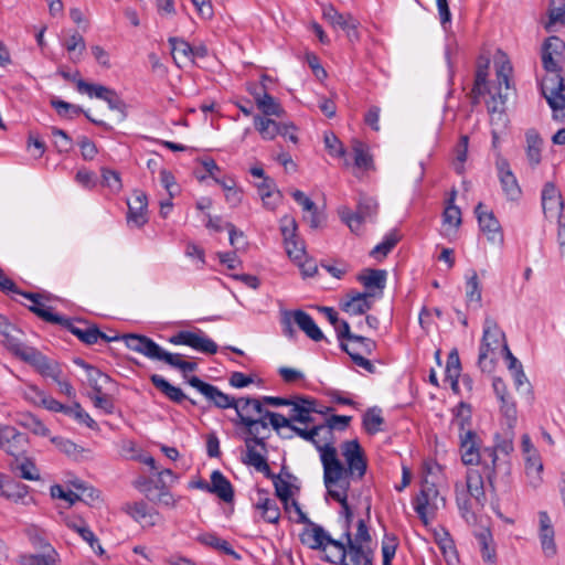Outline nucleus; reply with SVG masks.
Masks as SVG:
<instances>
[{
    "instance_id": "obj_1",
    "label": "nucleus",
    "mask_w": 565,
    "mask_h": 565,
    "mask_svg": "<svg viewBox=\"0 0 565 565\" xmlns=\"http://www.w3.org/2000/svg\"><path fill=\"white\" fill-rule=\"evenodd\" d=\"M341 452L347 467L339 460L337 449L327 446L322 449L321 463L323 467L324 484L350 486L351 481H360L365 476L367 460L356 439L347 440L341 445Z\"/></svg>"
},
{
    "instance_id": "obj_2",
    "label": "nucleus",
    "mask_w": 565,
    "mask_h": 565,
    "mask_svg": "<svg viewBox=\"0 0 565 565\" xmlns=\"http://www.w3.org/2000/svg\"><path fill=\"white\" fill-rule=\"evenodd\" d=\"M125 344L131 351L138 352L153 361H162L172 367L179 369L185 376L188 372H194L198 369L195 362L182 360L181 354L170 353L162 349L152 339L142 334H125Z\"/></svg>"
},
{
    "instance_id": "obj_3",
    "label": "nucleus",
    "mask_w": 565,
    "mask_h": 565,
    "mask_svg": "<svg viewBox=\"0 0 565 565\" xmlns=\"http://www.w3.org/2000/svg\"><path fill=\"white\" fill-rule=\"evenodd\" d=\"M513 451L514 445L512 430H508L504 434H497L494 436V445L483 449L482 465L488 469L486 478L492 491H495L494 480L498 473H510L511 463L507 458Z\"/></svg>"
},
{
    "instance_id": "obj_4",
    "label": "nucleus",
    "mask_w": 565,
    "mask_h": 565,
    "mask_svg": "<svg viewBox=\"0 0 565 565\" xmlns=\"http://www.w3.org/2000/svg\"><path fill=\"white\" fill-rule=\"evenodd\" d=\"M541 205L545 220L558 224L557 241L565 247V203L559 189L546 182L541 191Z\"/></svg>"
},
{
    "instance_id": "obj_5",
    "label": "nucleus",
    "mask_w": 565,
    "mask_h": 565,
    "mask_svg": "<svg viewBox=\"0 0 565 565\" xmlns=\"http://www.w3.org/2000/svg\"><path fill=\"white\" fill-rule=\"evenodd\" d=\"M503 343H507L504 332L494 319L487 317L483 323V335L478 356V365L482 372L493 371L495 351L499 348L503 349Z\"/></svg>"
},
{
    "instance_id": "obj_6",
    "label": "nucleus",
    "mask_w": 565,
    "mask_h": 565,
    "mask_svg": "<svg viewBox=\"0 0 565 565\" xmlns=\"http://www.w3.org/2000/svg\"><path fill=\"white\" fill-rule=\"evenodd\" d=\"M439 501L445 503V499L439 495L437 486L427 479L423 480L418 493L413 499V508L425 525L435 516Z\"/></svg>"
},
{
    "instance_id": "obj_7",
    "label": "nucleus",
    "mask_w": 565,
    "mask_h": 565,
    "mask_svg": "<svg viewBox=\"0 0 565 565\" xmlns=\"http://www.w3.org/2000/svg\"><path fill=\"white\" fill-rule=\"evenodd\" d=\"M541 90L554 118L565 116V85L561 74L546 75L541 83Z\"/></svg>"
},
{
    "instance_id": "obj_8",
    "label": "nucleus",
    "mask_w": 565,
    "mask_h": 565,
    "mask_svg": "<svg viewBox=\"0 0 565 565\" xmlns=\"http://www.w3.org/2000/svg\"><path fill=\"white\" fill-rule=\"evenodd\" d=\"M169 342L174 345H186L198 352L210 355L215 354L218 349L217 344L201 329H196L195 331H179L169 338Z\"/></svg>"
},
{
    "instance_id": "obj_9",
    "label": "nucleus",
    "mask_w": 565,
    "mask_h": 565,
    "mask_svg": "<svg viewBox=\"0 0 565 565\" xmlns=\"http://www.w3.org/2000/svg\"><path fill=\"white\" fill-rule=\"evenodd\" d=\"M565 58V42L557 36H550L542 50V63L547 75L559 74L561 63Z\"/></svg>"
},
{
    "instance_id": "obj_10",
    "label": "nucleus",
    "mask_w": 565,
    "mask_h": 565,
    "mask_svg": "<svg viewBox=\"0 0 565 565\" xmlns=\"http://www.w3.org/2000/svg\"><path fill=\"white\" fill-rule=\"evenodd\" d=\"M475 213L478 218L479 227L481 232L487 236L488 242L492 245H502L503 232L493 212L490 211L484 204L479 203L476 206Z\"/></svg>"
},
{
    "instance_id": "obj_11",
    "label": "nucleus",
    "mask_w": 565,
    "mask_h": 565,
    "mask_svg": "<svg viewBox=\"0 0 565 565\" xmlns=\"http://www.w3.org/2000/svg\"><path fill=\"white\" fill-rule=\"evenodd\" d=\"M28 436L14 426L0 424V449L18 458L25 452Z\"/></svg>"
},
{
    "instance_id": "obj_12",
    "label": "nucleus",
    "mask_w": 565,
    "mask_h": 565,
    "mask_svg": "<svg viewBox=\"0 0 565 565\" xmlns=\"http://www.w3.org/2000/svg\"><path fill=\"white\" fill-rule=\"evenodd\" d=\"M188 383L198 390L207 401L217 408H234L236 398L223 393L217 386L202 381L198 376H191Z\"/></svg>"
},
{
    "instance_id": "obj_13",
    "label": "nucleus",
    "mask_w": 565,
    "mask_h": 565,
    "mask_svg": "<svg viewBox=\"0 0 565 565\" xmlns=\"http://www.w3.org/2000/svg\"><path fill=\"white\" fill-rule=\"evenodd\" d=\"M480 438L472 429L459 433V449L461 461L466 466H473L482 463L480 452Z\"/></svg>"
},
{
    "instance_id": "obj_14",
    "label": "nucleus",
    "mask_w": 565,
    "mask_h": 565,
    "mask_svg": "<svg viewBox=\"0 0 565 565\" xmlns=\"http://www.w3.org/2000/svg\"><path fill=\"white\" fill-rule=\"evenodd\" d=\"M234 409L236 411L238 420L235 424L243 426H252L257 417L264 416L265 408L262 398L241 397L235 401Z\"/></svg>"
},
{
    "instance_id": "obj_15",
    "label": "nucleus",
    "mask_w": 565,
    "mask_h": 565,
    "mask_svg": "<svg viewBox=\"0 0 565 565\" xmlns=\"http://www.w3.org/2000/svg\"><path fill=\"white\" fill-rule=\"evenodd\" d=\"M127 224L131 227H141L148 222V199L145 192L135 190L127 200Z\"/></svg>"
},
{
    "instance_id": "obj_16",
    "label": "nucleus",
    "mask_w": 565,
    "mask_h": 565,
    "mask_svg": "<svg viewBox=\"0 0 565 565\" xmlns=\"http://www.w3.org/2000/svg\"><path fill=\"white\" fill-rule=\"evenodd\" d=\"M64 329L78 338L83 343L92 345L98 342V337H104L103 332L96 324L88 323L85 320H72L66 317L62 318L58 323Z\"/></svg>"
},
{
    "instance_id": "obj_17",
    "label": "nucleus",
    "mask_w": 565,
    "mask_h": 565,
    "mask_svg": "<svg viewBox=\"0 0 565 565\" xmlns=\"http://www.w3.org/2000/svg\"><path fill=\"white\" fill-rule=\"evenodd\" d=\"M317 399L296 395L294 396V404H291L290 415L292 424H312L315 422L312 414H324L323 411L317 408Z\"/></svg>"
},
{
    "instance_id": "obj_18",
    "label": "nucleus",
    "mask_w": 565,
    "mask_h": 565,
    "mask_svg": "<svg viewBox=\"0 0 565 565\" xmlns=\"http://www.w3.org/2000/svg\"><path fill=\"white\" fill-rule=\"evenodd\" d=\"M375 292L350 291L341 300V309L350 316H361L369 311Z\"/></svg>"
},
{
    "instance_id": "obj_19",
    "label": "nucleus",
    "mask_w": 565,
    "mask_h": 565,
    "mask_svg": "<svg viewBox=\"0 0 565 565\" xmlns=\"http://www.w3.org/2000/svg\"><path fill=\"white\" fill-rule=\"evenodd\" d=\"M23 361L32 365L41 375L51 377L53 381H57L61 377L62 370L60 364L43 355L35 348L30 351Z\"/></svg>"
},
{
    "instance_id": "obj_20",
    "label": "nucleus",
    "mask_w": 565,
    "mask_h": 565,
    "mask_svg": "<svg viewBox=\"0 0 565 565\" xmlns=\"http://www.w3.org/2000/svg\"><path fill=\"white\" fill-rule=\"evenodd\" d=\"M245 447L246 451L242 457V461L264 473L267 478H274L275 475L271 472L265 457L267 454V444H265V449L259 448L256 444L249 443L245 444Z\"/></svg>"
},
{
    "instance_id": "obj_21",
    "label": "nucleus",
    "mask_w": 565,
    "mask_h": 565,
    "mask_svg": "<svg viewBox=\"0 0 565 565\" xmlns=\"http://www.w3.org/2000/svg\"><path fill=\"white\" fill-rule=\"evenodd\" d=\"M21 296L31 301V305L28 306V308L40 319L44 320L45 322L54 324H58L60 322H62L63 316L54 313L51 307L45 306L43 303L42 300L47 299V297H45L44 295L39 292L24 291L21 292Z\"/></svg>"
},
{
    "instance_id": "obj_22",
    "label": "nucleus",
    "mask_w": 565,
    "mask_h": 565,
    "mask_svg": "<svg viewBox=\"0 0 565 565\" xmlns=\"http://www.w3.org/2000/svg\"><path fill=\"white\" fill-rule=\"evenodd\" d=\"M356 279L366 289L365 292H375L382 295L386 286L387 271L384 269L364 268Z\"/></svg>"
},
{
    "instance_id": "obj_23",
    "label": "nucleus",
    "mask_w": 565,
    "mask_h": 565,
    "mask_svg": "<svg viewBox=\"0 0 565 565\" xmlns=\"http://www.w3.org/2000/svg\"><path fill=\"white\" fill-rule=\"evenodd\" d=\"M539 536L543 553L546 556L552 557L557 553V547L554 539V527L547 512L541 511L539 513Z\"/></svg>"
},
{
    "instance_id": "obj_24",
    "label": "nucleus",
    "mask_w": 565,
    "mask_h": 565,
    "mask_svg": "<svg viewBox=\"0 0 565 565\" xmlns=\"http://www.w3.org/2000/svg\"><path fill=\"white\" fill-rule=\"evenodd\" d=\"M498 177L501 183V188L509 200H518L521 195V188L513 172L510 169L509 163L505 160L497 162Z\"/></svg>"
},
{
    "instance_id": "obj_25",
    "label": "nucleus",
    "mask_w": 565,
    "mask_h": 565,
    "mask_svg": "<svg viewBox=\"0 0 565 565\" xmlns=\"http://www.w3.org/2000/svg\"><path fill=\"white\" fill-rule=\"evenodd\" d=\"M322 18L334 29H341L351 36L350 29L355 30L358 21L350 13H340L332 4L322 7Z\"/></svg>"
},
{
    "instance_id": "obj_26",
    "label": "nucleus",
    "mask_w": 565,
    "mask_h": 565,
    "mask_svg": "<svg viewBox=\"0 0 565 565\" xmlns=\"http://www.w3.org/2000/svg\"><path fill=\"white\" fill-rule=\"evenodd\" d=\"M291 430L302 439L312 443L319 450L320 456L324 447L332 446V441L322 439L323 436L330 435V428H324V425H313L310 429H307L294 424Z\"/></svg>"
},
{
    "instance_id": "obj_27",
    "label": "nucleus",
    "mask_w": 565,
    "mask_h": 565,
    "mask_svg": "<svg viewBox=\"0 0 565 565\" xmlns=\"http://www.w3.org/2000/svg\"><path fill=\"white\" fill-rule=\"evenodd\" d=\"M307 527L303 529L300 534V541L312 550H321L326 552V542L329 539V534L324 531L321 525H318L309 520L306 523Z\"/></svg>"
},
{
    "instance_id": "obj_28",
    "label": "nucleus",
    "mask_w": 565,
    "mask_h": 565,
    "mask_svg": "<svg viewBox=\"0 0 565 565\" xmlns=\"http://www.w3.org/2000/svg\"><path fill=\"white\" fill-rule=\"evenodd\" d=\"M255 508L260 512L263 520L270 524H277L280 520V509L277 501L267 495L263 489L258 490V500Z\"/></svg>"
},
{
    "instance_id": "obj_29",
    "label": "nucleus",
    "mask_w": 565,
    "mask_h": 565,
    "mask_svg": "<svg viewBox=\"0 0 565 565\" xmlns=\"http://www.w3.org/2000/svg\"><path fill=\"white\" fill-rule=\"evenodd\" d=\"M60 555L51 546V544H44V551L39 554H22L19 556L20 565H60Z\"/></svg>"
},
{
    "instance_id": "obj_30",
    "label": "nucleus",
    "mask_w": 565,
    "mask_h": 565,
    "mask_svg": "<svg viewBox=\"0 0 565 565\" xmlns=\"http://www.w3.org/2000/svg\"><path fill=\"white\" fill-rule=\"evenodd\" d=\"M294 322L301 331L306 333L312 341L319 342L324 339L320 328L317 326L312 317L306 311L298 309L291 311Z\"/></svg>"
},
{
    "instance_id": "obj_31",
    "label": "nucleus",
    "mask_w": 565,
    "mask_h": 565,
    "mask_svg": "<svg viewBox=\"0 0 565 565\" xmlns=\"http://www.w3.org/2000/svg\"><path fill=\"white\" fill-rule=\"evenodd\" d=\"M473 535L477 539L482 559L486 563L494 564L497 554L490 529L482 526L479 530H473Z\"/></svg>"
},
{
    "instance_id": "obj_32",
    "label": "nucleus",
    "mask_w": 565,
    "mask_h": 565,
    "mask_svg": "<svg viewBox=\"0 0 565 565\" xmlns=\"http://www.w3.org/2000/svg\"><path fill=\"white\" fill-rule=\"evenodd\" d=\"M333 327L335 329L337 337L341 342H343V340H347L348 342H352L353 344H362L364 347L365 354H371L372 351L374 350L375 342L369 338L351 333L350 326L345 320H339V322Z\"/></svg>"
},
{
    "instance_id": "obj_33",
    "label": "nucleus",
    "mask_w": 565,
    "mask_h": 565,
    "mask_svg": "<svg viewBox=\"0 0 565 565\" xmlns=\"http://www.w3.org/2000/svg\"><path fill=\"white\" fill-rule=\"evenodd\" d=\"M210 493L216 494L224 502H232L234 500V489L230 480L218 470L211 473V489Z\"/></svg>"
},
{
    "instance_id": "obj_34",
    "label": "nucleus",
    "mask_w": 565,
    "mask_h": 565,
    "mask_svg": "<svg viewBox=\"0 0 565 565\" xmlns=\"http://www.w3.org/2000/svg\"><path fill=\"white\" fill-rule=\"evenodd\" d=\"M466 484L469 495L473 498L479 505L483 507L487 502V495L482 475L476 469L468 470Z\"/></svg>"
},
{
    "instance_id": "obj_35",
    "label": "nucleus",
    "mask_w": 565,
    "mask_h": 565,
    "mask_svg": "<svg viewBox=\"0 0 565 565\" xmlns=\"http://www.w3.org/2000/svg\"><path fill=\"white\" fill-rule=\"evenodd\" d=\"M254 125L256 130L260 134L265 140H273L277 135L286 136L287 126L280 125L273 119L255 116Z\"/></svg>"
},
{
    "instance_id": "obj_36",
    "label": "nucleus",
    "mask_w": 565,
    "mask_h": 565,
    "mask_svg": "<svg viewBox=\"0 0 565 565\" xmlns=\"http://www.w3.org/2000/svg\"><path fill=\"white\" fill-rule=\"evenodd\" d=\"M22 331L14 327V331H8L3 334V343L12 354L23 361L34 348L28 347L22 342Z\"/></svg>"
},
{
    "instance_id": "obj_37",
    "label": "nucleus",
    "mask_w": 565,
    "mask_h": 565,
    "mask_svg": "<svg viewBox=\"0 0 565 565\" xmlns=\"http://www.w3.org/2000/svg\"><path fill=\"white\" fill-rule=\"evenodd\" d=\"M488 68H489V60H484L483 63L479 62L476 71L475 85L470 93V98L472 105H477L480 103V98L488 93Z\"/></svg>"
},
{
    "instance_id": "obj_38",
    "label": "nucleus",
    "mask_w": 565,
    "mask_h": 565,
    "mask_svg": "<svg viewBox=\"0 0 565 565\" xmlns=\"http://www.w3.org/2000/svg\"><path fill=\"white\" fill-rule=\"evenodd\" d=\"M328 494L339 502L342 508V512L345 516V527H350V523L352 521L353 512L348 503V492L350 490V486H341V484H324Z\"/></svg>"
},
{
    "instance_id": "obj_39",
    "label": "nucleus",
    "mask_w": 565,
    "mask_h": 565,
    "mask_svg": "<svg viewBox=\"0 0 565 565\" xmlns=\"http://www.w3.org/2000/svg\"><path fill=\"white\" fill-rule=\"evenodd\" d=\"M28 486L6 477L0 495L7 500H11L13 502H22L25 504L26 502L24 500L28 497Z\"/></svg>"
},
{
    "instance_id": "obj_40",
    "label": "nucleus",
    "mask_w": 565,
    "mask_h": 565,
    "mask_svg": "<svg viewBox=\"0 0 565 565\" xmlns=\"http://www.w3.org/2000/svg\"><path fill=\"white\" fill-rule=\"evenodd\" d=\"M150 381L156 388H158L166 397L174 403H182L186 399L185 394L180 387L170 384L164 377L158 374H152Z\"/></svg>"
},
{
    "instance_id": "obj_41",
    "label": "nucleus",
    "mask_w": 565,
    "mask_h": 565,
    "mask_svg": "<svg viewBox=\"0 0 565 565\" xmlns=\"http://www.w3.org/2000/svg\"><path fill=\"white\" fill-rule=\"evenodd\" d=\"M257 107L266 115V116H277L280 117L284 113L280 105L276 102V99L270 96L266 92H252Z\"/></svg>"
},
{
    "instance_id": "obj_42",
    "label": "nucleus",
    "mask_w": 565,
    "mask_h": 565,
    "mask_svg": "<svg viewBox=\"0 0 565 565\" xmlns=\"http://www.w3.org/2000/svg\"><path fill=\"white\" fill-rule=\"evenodd\" d=\"M341 565H372V551L367 546H348V554Z\"/></svg>"
},
{
    "instance_id": "obj_43",
    "label": "nucleus",
    "mask_w": 565,
    "mask_h": 565,
    "mask_svg": "<svg viewBox=\"0 0 565 565\" xmlns=\"http://www.w3.org/2000/svg\"><path fill=\"white\" fill-rule=\"evenodd\" d=\"M255 423L252 426H244L245 427V437H244V444H256L259 448L265 449L266 439L268 436H260V428L267 429L268 423L266 422L265 417H257Z\"/></svg>"
},
{
    "instance_id": "obj_44",
    "label": "nucleus",
    "mask_w": 565,
    "mask_h": 565,
    "mask_svg": "<svg viewBox=\"0 0 565 565\" xmlns=\"http://www.w3.org/2000/svg\"><path fill=\"white\" fill-rule=\"evenodd\" d=\"M461 224V211L455 204H447L443 214L441 233L451 235Z\"/></svg>"
},
{
    "instance_id": "obj_45",
    "label": "nucleus",
    "mask_w": 565,
    "mask_h": 565,
    "mask_svg": "<svg viewBox=\"0 0 565 565\" xmlns=\"http://www.w3.org/2000/svg\"><path fill=\"white\" fill-rule=\"evenodd\" d=\"M341 348L345 351L352 361L360 367L366 370L370 373H374L375 366L373 363L363 356L364 347L362 344H353L352 342L344 343L341 342Z\"/></svg>"
},
{
    "instance_id": "obj_46",
    "label": "nucleus",
    "mask_w": 565,
    "mask_h": 565,
    "mask_svg": "<svg viewBox=\"0 0 565 565\" xmlns=\"http://www.w3.org/2000/svg\"><path fill=\"white\" fill-rule=\"evenodd\" d=\"M526 137V156L529 162L532 166H537L541 162V151L543 146V140L540 135L535 130H529L525 135Z\"/></svg>"
},
{
    "instance_id": "obj_47",
    "label": "nucleus",
    "mask_w": 565,
    "mask_h": 565,
    "mask_svg": "<svg viewBox=\"0 0 565 565\" xmlns=\"http://www.w3.org/2000/svg\"><path fill=\"white\" fill-rule=\"evenodd\" d=\"M466 299L468 306H473L476 309L481 307V287L475 270L471 271L466 282Z\"/></svg>"
},
{
    "instance_id": "obj_48",
    "label": "nucleus",
    "mask_w": 565,
    "mask_h": 565,
    "mask_svg": "<svg viewBox=\"0 0 565 565\" xmlns=\"http://www.w3.org/2000/svg\"><path fill=\"white\" fill-rule=\"evenodd\" d=\"M169 43L171 46L172 57L177 64L192 60L193 49L186 41L171 38L169 39Z\"/></svg>"
},
{
    "instance_id": "obj_49",
    "label": "nucleus",
    "mask_w": 565,
    "mask_h": 565,
    "mask_svg": "<svg viewBox=\"0 0 565 565\" xmlns=\"http://www.w3.org/2000/svg\"><path fill=\"white\" fill-rule=\"evenodd\" d=\"M343 537L347 540L348 546H350V545L366 546V544H369L371 542V535L369 533V529H367L364 520H359L354 539H352L350 527L349 529L345 527Z\"/></svg>"
},
{
    "instance_id": "obj_50",
    "label": "nucleus",
    "mask_w": 565,
    "mask_h": 565,
    "mask_svg": "<svg viewBox=\"0 0 565 565\" xmlns=\"http://www.w3.org/2000/svg\"><path fill=\"white\" fill-rule=\"evenodd\" d=\"M452 423L458 427L459 433L471 429V406L465 402H460L454 409Z\"/></svg>"
},
{
    "instance_id": "obj_51",
    "label": "nucleus",
    "mask_w": 565,
    "mask_h": 565,
    "mask_svg": "<svg viewBox=\"0 0 565 565\" xmlns=\"http://www.w3.org/2000/svg\"><path fill=\"white\" fill-rule=\"evenodd\" d=\"M328 545H330L334 550V553L326 554V561L332 564H339L340 562H344L348 554L347 540L344 537L343 540H333L329 535V539H327L326 542V547Z\"/></svg>"
},
{
    "instance_id": "obj_52",
    "label": "nucleus",
    "mask_w": 565,
    "mask_h": 565,
    "mask_svg": "<svg viewBox=\"0 0 565 565\" xmlns=\"http://www.w3.org/2000/svg\"><path fill=\"white\" fill-rule=\"evenodd\" d=\"M339 215L343 223H345L351 232L359 234L366 220L358 212L351 211L349 207L343 206L339 209Z\"/></svg>"
},
{
    "instance_id": "obj_53",
    "label": "nucleus",
    "mask_w": 565,
    "mask_h": 565,
    "mask_svg": "<svg viewBox=\"0 0 565 565\" xmlns=\"http://www.w3.org/2000/svg\"><path fill=\"white\" fill-rule=\"evenodd\" d=\"M381 409L373 407L366 411L363 416V427L367 434L374 435L381 430L384 419Z\"/></svg>"
},
{
    "instance_id": "obj_54",
    "label": "nucleus",
    "mask_w": 565,
    "mask_h": 565,
    "mask_svg": "<svg viewBox=\"0 0 565 565\" xmlns=\"http://www.w3.org/2000/svg\"><path fill=\"white\" fill-rule=\"evenodd\" d=\"M122 511L137 522H143L148 516H152L147 503L143 501L125 503Z\"/></svg>"
},
{
    "instance_id": "obj_55",
    "label": "nucleus",
    "mask_w": 565,
    "mask_h": 565,
    "mask_svg": "<svg viewBox=\"0 0 565 565\" xmlns=\"http://www.w3.org/2000/svg\"><path fill=\"white\" fill-rule=\"evenodd\" d=\"M201 541L205 545H209L215 550H218L226 555H231L236 559L239 558V555L233 550L231 544L226 540H223L215 534H205L201 537Z\"/></svg>"
},
{
    "instance_id": "obj_56",
    "label": "nucleus",
    "mask_w": 565,
    "mask_h": 565,
    "mask_svg": "<svg viewBox=\"0 0 565 565\" xmlns=\"http://www.w3.org/2000/svg\"><path fill=\"white\" fill-rule=\"evenodd\" d=\"M76 86L79 93L87 94L90 98L95 97L103 100L111 90V88H108L106 86L99 84H89L83 79H78Z\"/></svg>"
},
{
    "instance_id": "obj_57",
    "label": "nucleus",
    "mask_w": 565,
    "mask_h": 565,
    "mask_svg": "<svg viewBox=\"0 0 565 565\" xmlns=\"http://www.w3.org/2000/svg\"><path fill=\"white\" fill-rule=\"evenodd\" d=\"M258 192L267 207L274 209L276 206L278 193L274 191L273 180L264 178V181L258 185Z\"/></svg>"
},
{
    "instance_id": "obj_58",
    "label": "nucleus",
    "mask_w": 565,
    "mask_h": 565,
    "mask_svg": "<svg viewBox=\"0 0 565 565\" xmlns=\"http://www.w3.org/2000/svg\"><path fill=\"white\" fill-rule=\"evenodd\" d=\"M377 201L370 196H361L358 203L356 211L366 220L373 221L377 214Z\"/></svg>"
},
{
    "instance_id": "obj_59",
    "label": "nucleus",
    "mask_w": 565,
    "mask_h": 565,
    "mask_svg": "<svg viewBox=\"0 0 565 565\" xmlns=\"http://www.w3.org/2000/svg\"><path fill=\"white\" fill-rule=\"evenodd\" d=\"M468 146H469V138L467 135H462L459 139V142L456 147V159L454 162V168L457 173H462L465 169V162L467 160L468 156Z\"/></svg>"
},
{
    "instance_id": "obj_60",
    "label": "nucleus",
    "mask_w": 565,
    "mask_h": 565,
    "mask_svg": "<svg viewBox=\"0 0 565 565\" xmlns=\"http://www.w3.org/2000/svg\"><path fill=\"white\" fill-rule=\"evenodd\" d=\"M83 369L86 370L87 381L90 387H96L98 385H107L111 382L110 376L103 373L99 369L93 365L83 363Z\"/></svg>"
},
{
    "instance_id": "obj_61",
    "label": "nucleus",
    "mask_w": 565,
    "mask_h": 565,
    "mask_svg": "<svg viewBox=\"0 0 565 565\" xmlns=\"http://www.w3.org/2000/svg\"><path fill=\"white\" fill-rule=\"evenodd\" d=\"M354 151V164L363 170H369L372 168V157L366 151L364 145L362 142H355L353 146Z\"/></svg>"
},
{
    "instance_id": "obj_62",
    "label": "nucleus",
    "mask_w": 565,
    "mask_h": 565,
    "mask_svg": "<svg viewBox=\"0 0 565 565\" xmlns=\"http://www.w3.org/2000/svg\"><path fill=\"white\" fill-rule=\"evenodd\" d=\"M264 417L268 425H271L275 430H279L282 427L291 429L294 426L290 414L286 417L279 413H274L267 409L264 413Z\"/></svg>"
},
{
    "instance_id": "obj_63",
    "label": "nucleus",
    "mask_w": 565,
    "mask_h": 565,
    "mask_svg": "<svg viewBox=\"0 0 565 565\" xmlns=\"http://www.w3.org/2000/svg\"><path fill=\"white\" fill-rule=\"evenodd\" d=\"M52 136L54 138V146L58 152H70L73 148L72 138L60 128H52Z\"/></svg>"
},
{
    "instance_id": "obj_64",
    "label": "nucleus",
    "mask_w": 565,
    "mask_h": 565,
    "mask_svg": "<svg viewBox=\"0 0 565 565\" xmlns=\"http://www.w3.org/2000/svg\"><path fill=\"white\" fill-rule=\"evenodd\" d=\"M102 178L104 185H106L111 192L118 193L121 190L122 183L120 175L117 171L108 168H103Z\"/></svg>"
}]
</instances>
